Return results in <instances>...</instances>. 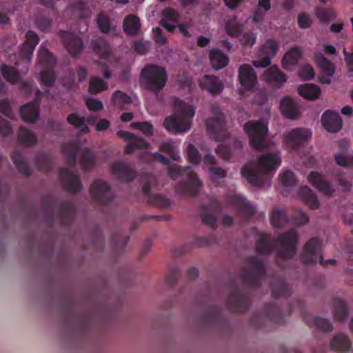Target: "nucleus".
I'll list each match as a JSON object with an SVG mask.
<instances>
[{
  "mask_svg": "<svg viewBox=\"0 0 353 353\" xmlns=\"http://www.w3.org/2000/svg\"><path fill=\"white\" fill-rule=\"evenodd\" d=\"M148 202L150 205H156L159 208H167L171 204L168 199L159 194L150 195Z\"/></svg>",
  "mask_w": 353,
  "mask_h": 353,
  "instance_id": "nucleus-53",
  "label": "nucleus"
},
{
  "mask_svg": "<svg viewBox=\"0 0 353 353\" xmlns=\"http://www.w3.org/2000/svg\"><path fill=\"white\" fill-rule=\"evenodd\" d=\"M282 114L288 119H294L299 114V109L296 103L289 97H285L280 103Z\"/></svg>",
  "mask_w": 353,
  "mask_h": 353,
  "instance_id": "nucleus-28",
  "label": "nucleus"
},
{
  "mask_svg": "<svg viewBox=\"0 0 353 353\" xmlns=\"http://www.w3.org/2000/svg\"><path fill=\"white\" fill-rule=\"evenodd\" d=\"M134 128L140 130L144 134L148 137L153 134V126L148 122H134L131 123Z\"/></svg>",
  "mask_w": 353,
  "mask_h": 353,
  "instance_id": "nucleus-60",
  "label": "nucleus"
},
{
  "mask_svg": "<svg viewBox=\"0 0 353 353\" xmlns=\"http://www.w3.org/2000/svg\"><path fill=\"white\" fill-rule=\"evenodd\" d=\"M225 30L230 37L236 38L241 34L242 26L238 21H236V17H234L226 22Z\"/></svg>",
  "mask_w": 353,
  "mask_h": 353,
  "instance_id": "nucleus-52",
  "label": "nucleus"
},
{
  "mask_svg": "<svg viewBox=\"0 0 353 353\" xmlns=\"http://www.w3.org/2000/svg\"><path fill=\"white\" fill-rule=\"evenodd\" d=\"M112 101L114 105L121 110L125 109L126 105L132 103L130 97L121 90H117L112 94Z\"/></svg>",
  "mask_w": 353,
  "mask_h": 353,
  "instance_id": "nucleus-47",
  "label": "nucleus"
},
{
  "mask_svg": "<svg viewBox=\"0 0 353 353\" xmlns=\"http://www.w3.org/2000/svg\"><path fill=\"white\" fill-rule=\"evenodd\" d=\"M209 57L212 68L216 70L224 68L229 61L228 57L216 49L211 50L209 52Z\"/></svg>",
  "mask_w": 353,
  "mask_h": 353,
  "instance_id": "nucleus-40",
  "label": "nucleus"
},
{
  "mask_svg": "<svg viewBox=\"0 0 353 353\" xmlns=\"http://www.w3.org/2000/svg\"><path fill=\"white\" fill-rule=\"evenodd\" d=\"M26 38L20 48L19 53L22 59L30 61L34 48L39 42V37L35 32L28 30L26 34Z\"/></svg>",
  "mask_w": 353,
  "mask_h": 353,
  "instance_id": "nucleus-19",
  "label": "nucleus"
},
{
  "mask_svg": "<svg viewBox=\"0 0 353 353\" xmlns=\"http://www.w3.org/2000/svg\"><path fill=\"white\" fill-rule=\"evenodd\" d=\"M180 274V270L176 267L170 268L165 277L167 284L174 287L176 284Z\"/></svg>",
  "mask_w": 353,
  "mask_h": 353,
  "instance_id": "nucleus-58",
  "label": "nucleus"
},
{
  "mask_svg": "<svg viewBox=\"0 0 353 353\" xmlns=\"http://www.w3.org/2000/svg\"><path fill=\"white\" fill-rule=\"evenodd\" d=\"M270 221L274 228L283 227L288 221L286 210L278 208H274L270 215Z\"/></svg>",
  "mask_w": 353,
  "mask_h": 353,
  "instance_id": "nucleus-42",
  "label": "nucleus"
},
{
  "mask_svg": "<svg viewBox=\"0 0 353 353\" xmlns=\"http://www.w3.org/2000/svg\"><path fill=\"white\" fill-rule=\"evenodd\" d=\"M201 89L208 90L210 94L215 95L221 93L223 89V82L213 75H205L199 80Z\"/></svg>",
  "mask_w": 353,
  "mask_h": 353,
  "instance_id": "nucleus-22",
  "label": "nucleus"
},
{
  "mask_svg": "<svg viewBox=\"0 0 353 353\" xmlns=\"http://www.w3.org/2000/svg\"><path fill=\"white\" fill-rule=\"evenodd\" d=\"M351 346L352 343L348 336L344 334L335 335L330 341L331 349L338 353L347 352Z\"/></svg>",
  "mask_w": 353,
  "mask_h": 353,
  "instance_id": "nucleus-27",
  "label": "nucleus"
},
{
  "mask_svg": "<svg viewBox=\"0 0 353 353\" xmlns=\"http://www.w3.org/2000/svg\"><path fill=\"white\" fill-rule=\"evenodd\" d=\"M244 130L248 136L251 146L255 150L266 148L265 136L268 125L261 121H249L244 125Z\"/></svg>",
  "mask_w": 353,
  "mask_h": 353,
  "instance_id": "nucleus-10",
  "label": "nucleus"
},
{
  "mask_svg": "<svg viewBox=\"0 0 353 353\" xmlns=\"http://www.w3.org/2000/svg\"><path fill=\"white\" fill-rule=\"evenodd\" d=\"M187 155L188 161L193 164H199L201 160L198 149L192 143L188 145Z\"/></svg>",
  "mask_w": 353,
  "mask_h": 353,
  "instance_id": "nucleus-55",
  "label": "nucleus"
},
{
  "mask_svg": "<svg viewBox=\"0 0 353 353\" xmlns=\"http://www.w3.org/2000/svg\"><path fill=\"white\" fill-rule=\"evenodd\" d=\"M11 158L17 169L20 173L26 176H30L31 170L28 163L19 152H13L11 154Z\"/></svg>",
  "mask_w": 353,
  "mask_h": 353,
  "instance_id": "nucleus-41",
  "label": "nucleus"
},
{
  "mask_svg": "<svg viewBox=\"0 0 353 353\" xmlns=\"http://www.w3.org/2000/svg\"><path fill=\"white\" fill-rule=\"evenodd\" d=\"M336 163L343 167L353 166V157H347L342 154H336L334 155Z\"/></svg>",
  "mask_w": 353,
  "mask_h": 353,
  "instance_id": "nucleus-64",
  "label": "nucleus"
},
{
  "mask_svg": "<svg viewBox=\"0 0 353 353\" xmlns=\"http://www.w3.org/2000/svg\"><path fill=\"white\" fill-rule=\"evenodd\" d=\"M272 295L274 298L288 297L291 294L290 290L285 282L280 278H276L271 283Z\"/></svg>",
  "mask_w": 353,
  "mask_h": 353,
  "instance_id": "nucleus-36",
  "label": "nucleus"
},
{
  "mask_svg": "<svg viewBox=\"0 0 353 353\" xmlns=\"http://www.w3.org/2000/svg\"><path fill=\"white\" fill-rule=\"evenodd\" d=\"M299 94L307 100H315L319 98L321 94V90L319 86L312 84L305 83L299 86Z\"/></svg>",
  "mask_w": 353,
  "mask_h": 353,
  "instance_id": "nucleus-38",
  "label": "nucleus"
},
{
  "mask_svg": "<svg viewBox=\"0 0 353 353\" xmlns=\"http://www.w3.org/2000/svg\"><path fill=\"white\" fill-rule=\"evenodd\" d=\"M1 72L3 78L11 84L16 83L20 78L18 71L13 67L3 65L1 67Z\"/></svg>",
  "mask_w": 353,
  "mask_h": 353,
  "instance_id": "nucleus-50",
  "label": "nucleus"
},
{
  "mask_svg": "<svg viewBox=\"0 0 353 353\" xmlns=\"http://www.w3.org/2000/svg\"><path fill=\"white\" fill-rule=\"evenodd\" d=\"M91 46L93 51L99 54L101 59H107L110 54V47L107 41L101 37L92 39Z\"/></svg>",
  "mask_w": 353,
  "mask_h": 353,
  "instance_id": "nucleus-37",
  "label": "nucleus"
},
{
  "mask_svg": "<svg viewBox=\"0 0 353 353\" xmlns=\"http://www.w3.org/2000/svg\"><path fill=\"white\" fill-rule=\"evenodd\" d=\"M310 130L305 128H294L285 136L286 144L294 150L304 143L311 137Z\"/></svg>",
  "mask_w": 353,
  "mask_h": 353,
  "instance_id": "nucleus-18",
  "label": "nucleus"
},
{
  "mask_svg": "<svg viewBox=\"0 0 353 353\" xmlns=\"http://www.w3.org/2000/svg\"><path fill=\"white\" fill-rule=\"evenodd\" d=\"M263 79L265 81L273 83L277 87L281 86L286 81L285 75L281 73L275 65L271 66L265 71Z\"/></svg>",
  "mask_w": 353,
  "mask_h": 353,
  "instance_id": "nucleus-30",
  "label": "nucleus"
},
{
  "mask_svg": "<svg viewBox=\"0 0 353 353\" xmlns=\"http://www.w3.org/2000/svg\"><path fill=\"white\" fill-rule=\"evenodd\" d=\"M97 24L99 30L103 33L110 32L111 29L110 21L106 17L99 14L97 17Z\"/></svg>",
  "mask_w": 353,
  "mask_h": 353,
  "instance_id": "nucleus-63",
  "label": "nucleus"
},
{
  "mask_svg": "<svg viewBox=\"0 0 353 353\" xmlns=\"http://www.w3.org/2000/svg\"><path fill=\"white\" fill-rule=\"evenodd\" d=\"M168 174L173 179L179 176H187L185 181L179 182L176 187V192L179 195L195 196L199 193L200 188L203 185V183L191 166L182 168L172 164L168 168Z\"/></svg>",
  "mask_w": 353,
  "mask_h": 353,
  "instance_id": "nucleus-4",
  "label": "nucleus"
},
{
  "mask_svg": "<svg viewBox=\"0 0 353 353\" xmlns=\"http://www.w3.org/2000/svg\"><path fill=\"white\" fill-rule=\"evenodd\" d=\"M222 208V204L217 199L211 198L207 205L202 206L201 219L203 223L211 228L215 229L217 225L216 214L221 212Z\"/></svg>",
  "mask_w": 353,
  "mask_h": 353,
  "instance_id": "nucleus-13",
  "label": "nucleus"
},
{
  "mask_svg": "<svg viewBox=\"0 0 353 353\" xmlns=\"http://www.w3.org/2000/svg\"><path fill=\"white\" fill-rule=\"evenodd\" d=\"M301 261L304 264H315L319 263L323 267L334 265L335 259L325 260L322 255L321 241L313 237L309 239L305 244L300 256Z\"/></svg>",
  "mask_w": 353,
  "mask_h": 353,
  "instance_id": "nucleus-9",
  "label": "nucleus"
},
{
  "mask_svg": "<svg viewBox=\"0 0 353 353\" xmlns=\"http://www.w3.org/2000/svg\"><path fill=\"white\" fill-rule=\"evenodd\" d=\"M40 79L43 85L51 87L54 85L56 80V74L52 70H43L41 72Z\"/></svg>",
  "mask_w": 353,
  "mask_h": 353,
  "instance_id": "nucleus-54",
  "label": "nucleus"
},
{
  "mask_svg": "<svg viewBox=\"0 0 353 353\" xmlns=\"http://www.w3.org/2000/svg\"><path fill=\"white\" fill-rule=\"evenodd\" d=\"M307 181L315 189L326 196H332L335 192L331 183L319 172L312 171L307 175Z\"/></svg>",
  "mask_w": 353,
  "mask_h": 353,
  "instance_id": "nucleus-16",
  "label": "nucleus"
},
{
  "mask_svg": "<svg viewBox=\"0 0 353 353\" xmlns=\"http://www.w3.org/2000/svg\"><path fill=\"white\" fill-rule=\"evenodd\" d=\"M19 143L27 148L34 146L37 143L35 134L26 127L21 126L17 132Z\"/></svg>",
  "mask_w": 353,
  "mask_h": 353,
  "instance_id": "nucleus-32",
  "label": "nucleus"
},
{
  "mask_svg": "<svg viewBox=\"0 0 353 353\" xmlns=\"http://www.w3.org/2000/svg\"><path fill=\"white\" fill-rule=\"evenodd\" d=\"M281 164L278 153H266L258 158L257 165L247 164L241 169V174L250 183L261 188H269L271 178Z\"/></svg>",
  "mask_w": 353,
  "mask_h": 353,
  "instance_id": "nucleus-2",
  "label": "nucleus"
},
{
  "mask_svg": "<svg viewBox=\"0 0 353 353\" xmlns=\"http://www.w3.org/2000/svg\"><path fill=\"white\" fill-rule=\"evenodd\" d=\"M108 83L100 77H92L89 83L88 91L91 94H96L108 89Z\"/></svg>",
  "mask_w": 353,
  "mask_h": 353,
  "instance_id": "nucleus-49",
  "label": "nucleus"
},
{
  "mask_svg": "<svg viewBox=\"0 0 353 353\" xmlns=\"http://www.w3.org/2000/svg\"><path fill=\"white\" fill-rule=\"evenodd\" d=\"M297 244L298 234L294 230L281 234L275 241L270 234L261 233L256 241V251L259 254L268 255L275 250L278 259L286 261L295 256Z\"/></svg>",
  "mask_w": 353,
  "mask_h": 353,
  "instance_id": "nucleus-1",
  "label": "nucleus"
},
{
  "mask_svg": "<svg viewBox=\"0 0 353 353\" xmlns=\"http://www.w3.org/2000/svg\"><path fill=\"white\" fill-rule=\"evenodd\" d=\"M334 319L339 321H345L348 316V307L346 303L336 298L334 300Z\"/></svg>",
  "mask_w": 353,
  "mask_h": 353,
  "instance_id": "nucleus-45",
  "label": "nucleus"
},
{
  "mask_svg": "<svg viewBox=\"0 0 353 353\" xmlns=\"http://www.w3.org/2000/svg\"><path fill=\"white\" fill-rule=\"evenodd\" d=\"M194 114L195 110L192 106L181 107L174 115L165 119L164 127L174 134L187 132L190 129Z\"/></svg>",
  "mask_w": 353,
  "mask_h": 353,
  "instance_id": "nucleus-7",
  "label": "nucleus"
},
{
  "mask_svg": "<svg viewBox=\"0 0 353 353\" xmlns=\"http://www.w3.org/2000/svg\"><path fill=\"white\" fill-rule=\"evenodd\" d=\"M141 28L139 18L134 14L127 15L123 20V31L128 35H135L138 33Z\"/></svg>",
  "mask_w": 353,
  "mask_h": 353,
  "instance_id": "nucleus-35",
  "label": "nucleus"
},
{
  "mask_svg": "<svg viewBox=\"0 0 353 353\" xmlns=\"http://www.w3.org/2000/svg\"><path fill=\"white\" fill-rule=\"evenodd\" d=\"M278 49V43L273 39L268 40L260 50V55L263 57L259 60L253 61L256 68H266L270 64L272 58L275 55Z\"/></svg>",
  "mask_w": 353,
  "mask_h": 353,
  "instance_id": "nucleus-17",
  "label": "nucleus"
},
{
  "mask_svg": "<svg viewBox=\"0 0 353 353\" xmlns=\"http://www.w3.org/2000/svg\"><path fill=\"white\" fill-rule=\"evenodd\" d=\"M301 57V52L299 48H293L285 53L282 59V65L285 69H290L296 65Z\"/></svg>",
  "mask_w": 353,
  "mask_h": 353,
  "instance_id": "nucleus-43",
  "label": "nucleus"
},
{
  "mask_svg": "<svg viewBox=\"0 0 353 353\" xmlns=\"http://www.w3.org/2000/svg\"><path fill=\"white\" fill-rule=\"evenodd\" d=\"M210 110L213 117L205 120L207 132L214 140L221 141L228 136L225 116L216 103L210 105Z\"/></svg>",
  "mask_w": 353,
  "mask_h": 353,
  "instance_id": "nucleus-8",
  "label": "nucleus"
},
{
  "mask_svg": "<svg viewBox=\"0 0 353 353\" xmlns=\"http://www.w3.org/2000/svg\"><path fill=\"white\" fill-rule=\"evenodd\" d=\"M316 14L321 23H327L334 17V12L331 8H320L316 9Z\"/></svg>",
  "mask_w": 353,
  "mask_h": 353,
  "instance_id": "nucleus-57",
  "label": "nucleus"
},
{
  "mask_svg": "<svg viewBox=\"0 0 353 353\" xmlns=\"http://www.w3.org/2000/svg\"><path fill=\"white\" fill-rule=\"evenodd\" d=\"M80 164L84 172H88L94 167L95 157L90 150L85 148L82 150L80 157Z\"/></svg>",
  "mask_w": 353,
  "mask_h": 353,
  "instance_id": "nucleus-44",
  "label": "nucleus"
},
{
  "mask_svg": "<svg viewBox=\"0 0 353 353\" xmlns=\"http://www.w3.org/2000/svg\"><path fill=\"white\" fill-rule=\"evenodd\" d=\"M314 59L323 74L333 76L335 72V66L332 62L324 57L322 52H316L314 54Z\"/></svg>",
  "mask_w": 353,
  "mask_h": 353,
  "instance_id": "nucleus-31",
  "label": "nucleus"
},
{
  "mask_svg": "<svg viewBox=\"0 0 353 353\" xmlns=\"http://www.w3.org/2000/svg\"><path fill=\"white\" fill-rule=\"evenodd\" d=\"M246 265L241 273L243 283L250 289L259 288L266 274L263 260L256 256H251L247 258Z\"/></svg>",
  "mask_w": 353,
  "mask_h": 353,
  "instance_id": "nucleus-6",
  "label": "nucleus"
},
{
  "mask_svg": "<svg viewBox=\"0 0 353 353\" xmlns=\"http://www.w3.org/2000/svg\"><path fill=\"white\" fill-rule=\"evenodd\" d=\"M35 164L39 170L48 172L52 168L53 161L48 154L40 152L36 155Z\"/></svg>",
  "mask_w": 353,
  "mask_h": 353,
  "instance_id": "nucleus-46",
  "label": "nucleus"
},
{
  "mask_svg": "<svg viewBox=\"0 0 353 353\" xmlns=\"http://www.w3.org/2000/svg\"><path fill=\"white\" fill-rule=\"evenodd\" d=\"M148 143L144 139L134 135L132 139L126 145L125 152L127 154H130L135 149L148 148Z\"/></svg>",
  "mask_w": 353,
  "mask_h": 353,
  "instance_id": "nucleus-51",
  "label": "nucleus"
},
{
  "mask_svg": "<svg viewBox=\"0 0 353 353\" xmlns=\"http://www.w3.org/2000/svg\"><path fill=\"white\" fill-rule=\"evenodd\" d=\"M168 77L165 68L157 64H148L141 70L140 81L146 90L157 94L165 86Z\"/></svg>",
  "mask_w": 353,
  "mask_h": 353,
  "instance_id": "nucleus-5",
  "label": "nucleus"
},
{
  "mask_svg": "<svg viewBox=\"0 0 353 353\" xmlns=\"http://www.w3.org/2000/svg\"><path fill=\"white\" fill-rule=\"evenodd\" d=\"M263 315L274 323L283 324L285 322L284 314L281 308L274 303H270L265 305Z\"/></svg>",
  "mask_w": 353,
  "mask_h": 353,
  "instance_id": "nucleus-26",
  "label": "nucleus"
},
{
  "mask_svg": "<svg viewBox=\"0 0 353 353\" xmlns=\"http://www.w3.org/2000/svg\"><path fill=\"white\" fill-rule=\"evenodd\" d=\"M239 80L242 86L247 90L254 88L256 82V76L254 69L248 64H243L239 68Z\"/></svg>",
  "mask_w": 353,
  "mask_h": 353,
  "instance_id": "nucleus-25",
  "label": "nucleus"
},
{
  "mask_svg": "<svg viewBox=\"0 0 353 353\" xmlns=\"http://www.w3.org/2000/svg\"><path fill=\"white\" fill-rule=\"evenodd\" d=\"M110 170L119 179L127 182L132 181L136 177V172L123 161L113 162L110 165Z\"/></svg>",
  "mask_w": 353,
  "mask_h": 353,
  "instance_id": "nucleus-21",
  "label": "nucleus"
},
{
  "mask_svg": "<svg viewBox=\"0 0 353 353\" xmlns=\"http://www.w3.org/2000/svg\"><path fill=\"white\" fill-rule=\"evenodd\" d=\"M298 196L310 209L315 210L319 208V201L318 197L309 187H301L298 192Z\"/></svg>",
  "mask_w": 353,
  "mask_h": 353,
  "instance_id": "nucleus-29",
  "label": "nucleus"
},
{
  "mask_svg": "<svg viewBox=\"0 0 353 353\" xmlns=\"http://www.w3.org/2000/svg\"><path fill=\"white\" fill-rule=\"evenodd\" d=\"M226 204L232 205L240 216L249 219L255 213V207L241 195H230L226 199Z\"/></svg>",
  "mask_w": 353,
  "mask_h": 353,
  "instance_id": "nucleus-15",
  "label": "nucleus"
},
{
  "mask_svg": "<svg viewBox=\"0 0 353 353\" xmlns=\"http://www.w3.org/2000/svg\"><path fill=\"white\" fill-rule=\"evenodd\" d=\"M57 212L61 225H68L74 218L75 206L69 201H62L57 205Z\"/></svg>",
  "mask_w": 353,
  "mask_h": 353,
  "instance_id": "nucleus-24",
  "label": "nucleus"
},
{
  "mask_svg": "<svg viewBox=\"0 0 353 353\" xmlns=\"http://www.w3.org/2000/svg\"><path fill=\"white\" fill-rule=\"evenodd\" d=\"M38 59L40 63L46 68L52 69L57 64L54 55L43 46L39 47Z\"/></svg>",
  "mask_w": 353,
  "mask_h": 353,
  "instance_id": "nucleus-39",
  "label": "nucleus"
},
{
  "mask_svg": "<svg viewBox=\"0 0 353 353\" xmlns=\"http://www.w3.org/2000/svg\"><path fill=\"white\" fill-rule=\"evenodd\" d=\"M322 125L324 128L330 132L339 131L342 128V119L339 113L327 110L321 117Z\"/></svg>",
  "mask_w": 353,
  "mask_h": 353,
  "instance_id": "nucleus-20",
  "label": "nucleus"
},
{
  "mask_svg": "<svg viewBox=\"0 0 353 353\" xmlns=\"http://www.w3.org/2000/svg\"><path fill=\"white\" fill-rule=\"evenodd\" d=\"M78 151L79 145L77 143L68 142L61 145V152L65 156L66 164L70 168H60L59 178L65 190L72 194L80 191L82 188L79 174H74L71 170L76 165Z\"/></svg>",
  "mask_w": 353,
  "mask_h": 353,
  "instance_id": "nucleus-3",
  "label": "nucleus"
},
{
  "mask_svg": "<svg viewBox=\"0 0 353 353\" xmlns=\"http://www.w3.org/2000/svg\"><path fill=\"white\" fill-rule=\"evenodd\" d=\"M227 304L231 311L235 312H245L250 305L249 293L238 288H234L230 292Z\"/></svg>",
  "mask_w": 353,
  "mask_h": 353,
  "instance_id": "nucleus-11",
  "label": "nucleus"
},
{
  "mask_svg": "<svg viewBox=\"0 0 353 353\" xmlns=\"http://www.w3.org/2000/svg\"><path fill=\"white\" fill-rule=\"evenodd\" d=\"M36 25L41 31L47 32L51 28V19L47 17H38L36 19Z\"/></svg>",
  "mask_w": 353,
  "mask_h": 353,
  "instance_id": "nucleus-62",
  "label": "nucleus"
},
{
  "mask_svg": "<svg viewBox=\"0 0 353 353\" xmlns=\"http://www.w3.org/2000/svg\"><path fill=\"white\" fill-rule=\"evenodd\" d=\"M299 75L304 80H311L314 77V68L311 65L305 64L300 68Z\"/></svg>",
  "mask_w": 353,
  "mask_h": 353,
  "instance_id": "nucleus-61",
  "label": "nucleus"
},
{
  "mask_svg": "<svg viewBox=\"0 0 353 353\" xmlns=\"http://www.w3.org/2000/svg\"><path fill=\"white\" fill-rule=\"evenodd\" d=\"M222 310L218 306L208 307L203 314V321L205 324L216 325L222 319Z\"/></svg>",
  "mask_w": 353,
  "mask_h": 353,
  "instance_id": "nucleus-33",
  "label": "nucleus"
},
{
  "mask_svg": "<svg viewBox=\"0 0 353 353\" xmlns=\"http://www.w3.org/2000/svg\"><path fill=\"white\" fill-rule=\"evenodd\" d=\"M59 36L72 57H77L80 55L83 49L81 38L75 34L63 30L59 31Z\"/></svg>",
  "mask_w": 353,
  "mask_h": 353,
  "instance_id": "nucleus-14",
  "label": "nucleus"
},
{
  "mask_svg": "<svg viewBox=\"0 0 353 353\" xmlns=\"http://www.w3.org/2000/svg\"><path fill=\"white\" fill-rule=\"evenodd\" d=\"M281 183L286 187H292L296 183L294 174L289 170H286L279 175Z\"/></svg>",
  "mask_w": 353,
  "mask_h": 353,
  "instance_id": "nucleus-56",
  "label": "nucleus"
},
{
  "mask_svg": "<svg viewBox=\"0 0 353 353\" xmlns=\"http://www.w3.org/2000/svg\"><path fill=\"white\" fill-rule=\"evenodd\" d=\"M66 120L70 125L81 130L82 132L86 133L88 132V127L85 124L84 117H81L77 113H71L68 115Z\"/></svg>",
  "mask_w": 353,
  "mask_h": 353,
  "instance_id": "nucleus-48",
  "label": "nucleus"
},
{
  "mask_svg": "<svg viewBox=\"0 0 353 353\" xmlns=\"http://www.w3.org/2000/svg\"><path fill=\"white\" fill-rule=\"evenodd\" d=\"M39 99H34L20 108V115L23 121L31 123L37 121L39 116Z\"/></svg>",
  "mask_w": 353,
  "mask_h": 353,
  "instance_id": "nucleus-23",
  "label": "nucleus"
},
{
  "mask_svg": "<svg viewBox=\"0 0 353 353\" xmlns=\"http://www.w3.org/2000/svg\"><path fill=\"white\" fill-rule=\"evenodd\" d=\"M90 194L99 205H107L112 199L110 186L101 179H95L90 186Z\"/></svg>",
  "mask_w": 353,
  "mask_h": 353,
  "instance_id": "nucleus-12",
  "label": "nucleus"
},
{
  "mask_svg": "<svg viewBox=\"0 0 353 353\" xmlns=\"http://www.w3.org/2000/svg\"><path fill=\"white\" fill-rule=\"evenodd\" d=\"M305 320L310 327L317 328L324 332H330L333 330V325L327 319L319 316H307Z\"/></svg>",
  "mask_w": 353,
  "mask_h": 353,
  "instance_id": "nucleus-34",
  "label": "nucleus"
},
{
  "mask_svg": "<svg viewBox=\"0 0 353 353\" xmlns=\"http://www.w3.org/2000/svg\"><path fill=\"white\" fill-rule=\"evenodd\" d=\"M256 34L252 32H246L243 34L240 42L243 47L252 48L255 43Z\"/></svg>",
  "mask_w": 353,
  "mask_h": 353,
  "instance_id": "nucleus-59",
  "label": "nucleus"
}]
</instances>
